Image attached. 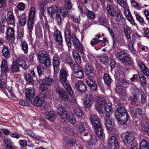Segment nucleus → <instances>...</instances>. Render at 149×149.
<instances>
[{
	"label": "nucleus",
	"instance_id": "2",
	"mask_svg": "<svg viewBox=\"0 0 149 149\" xmlns=\"http://www.w3.org/2000/svg\"><path fill=\"white\" fill-rule=\"evenodd\" d=\"M57 112L58 114L61 116V118L64 121L67 119L72 124H74L76 123L75 118L73 114L71 112H70L68 115L66 109L63 107H58L57 110Z\"/></svg>",
	"mask_w": 149,
	"mask_h": 149
},
{
	"label": "nucleus",
	"instance_id": "59",
	"mask_svg": "<svg viewBox=\"0 0 149 149\" xmlns=\"http://www.w3.org/2000/svg\"><path fill=\"white\" fill-rule=\"evenodd\" d=\"M36 37L38 38H42V32L41 29H36Z\"/></svg>",
	"mask_w": 149,
	"mask_h": 149
},
{
	"label": "nucleus",
	"instance_id": "37",
	"mask_svg": "<svg viewBox=\"0 0 149 149\" xmlns=\"http://www.w3.org/2000/svg\"><path fill=\"white\" fill-rule=\"evenodd\" d=\"M46 118L50 121H54L56 119V116L53 112L50 111L45 113Z\"/></svg>",
	"mask_w": 149,
	"mask_h": 149
},
{
	"label": "nucleus",
	"instance_id": "32",
	"mask_svg": "<svg viewBox=\"0 0 149 149\" xmlns=\"http://www.w3.org/2000/svg\"><path fill=\"white\" fill-rule=\"evenodd\" d=\"M63 62L66 63L67 64L69 65L72 69H74L75 65L74 64V62L72 61V58L70 57H67L65 59H63Z\"/></svg>",
	"mask_w": 149,
	"mask_h": 149
},
{
	"label": "nucleus",
	"instance_id": "23",
	"mask_svg": "<svg viewBox=\"0 0 149 149\" xmlns=\"http://www.w3.org/2000/svg\"><path fill=\"white\" fill-rule=\"evenodd\" d=\"M62 8H59L56 6H55L53 7L49 8L48 12L50 17L53 18L54 15H55L56 12H58V10Z\"/></svg>",
	"mask_w": 149,
	"mask_h": 149
},
{
	"label": "nucleus",
	"instance_id": "51",
	"mask_svg": "<svg viewBox=\"0 0 149 149\" xmlns=\"http://www.w3.org/2000/svg\"><path fill=\"white\" fill-rule=\"evenodd\" d=\"M126 54L124 51L118 52L116 53V56L121 61L126 55Z\"/></svg>",
	"mask_w": 149,
	"mask_h": 149
},
{
	"label": "nucleus",
	"instance_id": "22",
	"mask_svg": "<svg viewBox=\"0 0 149 149\" xmlns=\"http://www.w3.org/2000/svg\"><path fill=\"white\" fill-rule=\"evenodd\" d=\"M4 142L6 144L5 147L6 149H15V147L13 146L14 143L10 138L7 136L5 137Z\"/></svg>",
	"mask_w": 149,
	"mask_h": 149
},
{
	"label": "nucleus",
	"instance_id": "12",
	"mask_svg": "<svg viewBox=\"0 0 149 149\" xmlns=\"http://www.w3.org/2000/svg\"><path fill=\"white\" fill-rule=\"evenodd\" d=\"M25 95L27 100L31 102L35 96V90L33 88H29L26 89Z\"/></svg>",
	"mask_w": 149,
	"mask_h": 149
},
{
	"label": "nucleus",
	"instance_id": "34",
	"mask_svg": "<svg viewBox=\"0 0 149 149\" xmlns=\"http://www.w3.org/2000/svg\"><path fill=\"white\" fill-rule=\"evenodd\" d=\"M106 10L107 13L113 17L115 16V12L112 6L109 4H107L106 7Z\"/></svg>",
	"mask_w": 149,
	"mask_h": 149
},
{
	"label": "nucleus",
	"instance_id": "7",
	"mask_svg": "<svg viewBox=\"0 0 149 149\" xmlns=\"http://www.w3.org/2000/svg\"><path fill=\"white\" fill-rule=\"evenodd\" d=\"M67 14L66 11L63 8L58 10V12H56L55 15V19L59 25L61 24L62 19L66 16Z\"/></svg>",
	"mask_w": 149,
	"mask_h": 149
},
{
	"label": "nucleus",
	"instance_id": "52",
	"mask_svg": "<svg viewBox=\"0 0 149 149\" xmlns=\"http://www.w3.org/2000/svg\"><path fill=\"white\" fill-rule=\"evenodd\" d=\"M143 130L149 136V120H146L145 121Z\"/></svg>",
	"mask_w": 149,
	"mask_h": 149
},
{
	"label": "nucleus",
	"instance_id": "1",
	"mask_svg": "<svg viewBox=\"0 0 149 149\" xmlns=\"http://www.w3.org/2000/svg\"><path fill=\"white\" fill-rule=\"evenodd\" d=\"M70 25L67 24L64 31L65 37L69 50L71 49L72 43L71 40L73 42L74 47L81 43L76 37L75 34L71 33L70 28Z\"/></svg>",
	"mask_w": 149,
	"mask_h": 149
},
{
	"label": "nucleus",
	"instance_id": "50",
	"mask_svg": "<svg viewBox=\"0 0 149 149\" xmlns=\"http://www.w3.org/2000/svg\"><path fill=\"white\" fill-rule=\"evenodd\" d=\"M21 47L25 53L26 54L28 52V45L25 41H22L21 42Z\"/></svg>",
	"mask_w": 149,
	"mask_h": 149
},
{
	"label": "nucleus",
	"instance_id": "29",
	"mask_svg": "<svg viewBox=\"0 0 149 149\" xmlns=\"http://www.w3.org/2000/svg\"><path fill=\"white\" fill-rule=\"evenodd\" d=\"M6 33L8 39H10L13 38L14 36L15 31L14 29L11 27L7 28Z\"/></svg>",
	"mask_w": 149,
	"mask_h": 149
},
{
	"label": "nucleus",
	"instance_id": "54",
	"mask_svg": "<svg viewBox=\"0 0 149 149\" xmlns=\"http://www.w3.org/2000/svg\"><path fill=\"white\" fill-rule=\"evenodd\" d=\"M74 111L78 118L81 117L83 116L82 111L79 108H77L74 109Z\"/></svg>",
	"mask_w": 149,
	"mask_h": 149
},
{
	"label": "nucleus",
	"instance_id": "60",
	"mask_svg": "<svg viewBox=\"0 0 149 149\" xmlns=\"http://www.w3.org/2000/svg\"><path fill=\"white\" fill-rule=\"evenodd\" d=\"M80 3L79 4H78V6L80 10V12L82 14H85L86 11L84 7L83 6L82 2H81L80 1Z\"/></svg>",
	"mask_w": 149,
	"mask_h": 149
},
{
	"label": "nucleus",
	"instance_id": "4",
	"mask_svg": "<svg viewBox=\"0 0 149 149\" xmlns=\"http://www.w3.org/2000/svg\"><path fill=\"white\" fill-rule=\"evenodd\" d=\"M38 57L39 62L43 64L46 68L49 67L51 62L49 55L45 50H40L38 53Z\"/></svg>",
	"mask_w": 149,
	"mask_h": 149
},
{
	"label": "nucleus",
	"instance_id": "19",
	"mask_svg": "<svg viewBox=\"0 0 149 149\" xmlns=\"http://www.w3.org/2000/svg\"><path fill=\"white\" fill-rule=\"evenodd\" d=\"M7 18L6 21L9 24L15 25V18L12 12L8 11L7 13Z\"/></svg>",
	"mask_w": 149,
	"mask_h": 149
},
{
	"label": "nucleus",
	"instance_id": "58",
	"mask_svg": "<svg viewBox=\"0 0 149 149\" xmlns=\"http://www.w3.org/2000/svg\"><path fill=\"white\" fill-rule=\"evenodd\" d=\"M126 17L127 19L132 24L134 25H135L136 24L134 21V20L131 14L126 16Z\"/></svg>",
	"mask_w": 149,
	"mask_h": 149
},
{
	"label": "nucleus",
	"instance_id": "20",
	"mask_svg": "<svg viewBox=\"0 0 149 149\" xmlns=\"http://www.w3.org/2000/svg\"><path fill=\"white\" fill-rule=\"evenodd\" d=\"M127 113L126 109L121 107L118 108L115 110V113L116 118H120L119 116Z\"/></svg>",
	"mask_w": 149,
	"mask_h": 149
},
{
	"label": "nucleus",
	"instance_id": "3",
	"mask_svg": "<svg viewBox=\"0 0 149 149\" xmlns=\"http://www.w3.org/2000/svg\"><path fill=\"white\" fill-rule=\"evenodd\" d=\"M68 73L64 70H61L60 71V79L61 84L63 85L69 95L71 96L73 95V92L70 84L67 81Z\"/></svg>",
	"mask_w": 149,
	"mask_h": 149
},
{
	"label": "nucleus",
	"instance_id": "49",
	"mask_svg": "<svg viewBox=\"0 0 149 149\" xmlns=\"http://www.w3.org/2000/svg\"><path fill=\"white\" fill-rule=\"evenodd\" d=\"M3 55L5 57L8 58L9 56V53L8 47L4 46L2 50Z\"/></svg>",
	"mask_w": 149,
	"mask_h": 149
},
{
	"label": "nucleus",
	"instance_id": "42",
	"mask_svg": "<svg viewBox=\"0 0 149 149\" xmlns=\"http://www.w3.org/2000/svg\"><path fill=\"white\" fill-rule=\"evenodd\" d=\"M64 139L65 141L68 144L70 147H72L75 145V143L74 141L71 138L66 136L64 137Z\"/></svg>",
	"mask_w": 149,
	"mask_h": 149
},
{
	"label": "nucleus",
	"instance_id": "11",
	"mask_svg": "<svg viewBox=\"0 0 149 149\" xmlns=\"http://www.w3.org/2000/svg\"><path fill=\"white\" fill-rule=\"evenodd\" d=\"M56 91L58 94L59 97L61 100L66 101L69 99V97L68 95L63 88L59 87L57 88Z\"/></svg>",
	"mask_w": 149,
	"mask_h": 149
},
{
	"label": "nucleus",
	"instance_id": "62",
	"mask_svg": "<svg viewBox=\"0 0 149 149\" xmlns=\"http://www.w3.org/2000/svg\"><path fill=\"white\" fill-rule=\"evenodd\" d=\"M140 147L149 146L148 142L146 140H142L140 143Z\"/></svg>",
	"mask_w": 149,
	"mask_h": 149
},
{
	"label": "nucleus",
	"instance_id": "31",
	"mask_svg": "<svg viewBox=\"0 0 149 149\" xmlns=\"http://www.w3.org/2000/svg\"><path fill=\"white\" fill-rule=\"evenodd\" d=\"M94 128L96 134L99 137L101 138L102 137L103 138L104 137V134L101 127V124L100 125H99L97 126L96 127Z\"/></svg>",
	"mask_w": 149,
	"mask_h": 149
},
{
	"label": "nucleus",
	"instance_id": "25",
	"mask_svg": "<svg viewBox=\"0 0 149 149\" xmlns=\"http://www.w3.org/2000/svg\"><path fill=\"white\" fill-rule=\"evenodd\" d=\"M116 90L117 92L121 95H125L126 92V88L125 87H123L120 84H118L116 85Z\"/></svg>",
	"mask_w": 149,
	"mask_h": 149
},
{
	"label": "nucleus",
	"instance_id": "38",
	"mask_svg": "<svg viewBox=\"0 0 149 149\" xmlns=\"http://www.w3.org/2000/svg\"><path fill=\"white\" fill-rule=\"evenodd\" d=\"M34 20L28 19L27 21V28L30 34H31L34 26Z\"/></svg>",
	"mask_w": 149,
	"mask_h": 149
},
{
	"label": "nucleus",
	"instance_id": "8",
	"mask_svg": "<svg viewBox=\"0 0 149 149\" xmlns=\"http://www.w3.org/2000/svg\"><path fill=\"white\" fill-rule=\"evenodd\" d=\"M108 144L109 149H118V142L115 136H112L109 138Z\"/></svg>",
	"mask_w": 149,
	"mask_h": 149
},
{
	"label": "nucleus",
	"instance_id": "26",
	"mask_svg": "<svg viewBox=\"0 0 149 149\" xmlns=\"http://www.w3.org/2000/svg\"><path fill=\"white\" fill-rule=\"evenodd\" d=\"M112 103L110 102H108L107 104H106L103 107L104 108L106 113V117L107 114L108 113L109 114V116L111 117V113L113 112V110L111 107Z\"/></svg>",
	"mask_w": 149,
	"mask_h": 149
},
{
	"label": "nucleus",
	"instance_id": "56",
	"mask_svg": "<svg viewBox=\"0 0 149 149\" xmlns=\"http://www.w3.org/2000/svg\"><path fill=\"white\" fill-rule=\"evenodd\" d=\"M118 3L123 8L126 7L127 5L126 1L124 0H116Z\"/></svg>",
	"mask_w": 149,
	"mask_h": 149
},
{
	"label": "nucleus",
	"instance_id": "61",
	"mask_svg": "<svg viewBox=\"0 0 149 149\" xmlns=\"http://www.w3.org/2000/svg\"><path fill=\"white\" fill-rule=\"evenodd\" d=\"M86 13L87 15V16L88 18L92 19H93L94 18L95 15L93 11H90L89 10H88Z\"/></svg>",
	"mask_w": 149,
	"mask_h": 149
},
{
	"label": "nucleus",
	"instance_id": "53",
	"mask_svg": "<svg viewBox=\"0 0 149 149\" xmlns=\"http://www.w3.org/2000/svg\"><path fill=\"white\" fill-rule=\"evenodd\" d=\"M74 47L81 54H84V48L83 45L81 43L78 45L75 46Z\"/></svg>",
	"mask_w": 149,
	"mask_h": 149
},
{
	"label": "nucleus",
	"instance_id": "24",
	"mask_svg": "<svg viewBox=\"0 0 149 149\" xmlns=\"http://www.w3.org/2000/svg\"><path fill=\"white\" fill-rule=\"evenodd\" d=\"M115 19L118 23L120 25H122L125 22V19L120 12H116L115 14Z\"/></svg>",
	"mask_w": 149,
	"mask_h": 149
},
{
	"label": "nucleus",
	"instance_id": "36",
	"mask_svg": "<svg viewBox=\"0 0 149 149\" xmlns=\"http://www.w3.org/2000/svg\"><path fill=\"white\" fill-rule=\"evenodd\" d=\"M134 14L135 15L136 20L139 22V24L141 25H143L144 24H146L143 17L139 13L134 12Z\"/></svg>",
	"mask_w": 149,
	"mask_h": 149
},
{
	"label": "nucleus",
	"instance_id": "47",
	"mask_svg": "<svg viewBox=\"0 0 149 149\" xmlns=\"http://www.w3.org/2000/svg\"><path fill=\"white\" fill-rule=\"evenodd\" d=\"M130 3L132 6L138 10H140L142 8L139 4L134 0H131Z\"/></svg>",
	"mask_w": 149,
	"mask_h": 149
},
{
	"label": "nucleus",
	"instance_id": "17",
	"mask_svg": "<svg viewBox=\"0 0 149 149\" xmlns=\"http://www.w3.org/2000/svg\"><path fill=\"white\" fill-rule=\"evenodd\" d=\"M85 72L88 77H94L95 75L94 69L90 65L86 66Z\"/></svg>",
	"mask_w": 149,
	"mask_h": 149
},
{
	"label": "nucleus",
	"instance_id": "48",
	"mask_svg": "<svg viewBox=\"0 0 149 149\" xmlns=\"http://www.w3.org/2000/svg\"><path fill=\"white\" fill-rule=\"evenodd\" d=\"M97 143V140L96 137L95 135H91V137L88 143L89 145L92 146L95 144Z\"/></svg>",
	"mask_w": 149,
	"mask_h": 149
},
{
	"label": "nucleus",
	"instance_id": "63",
	"mask_svg": "<svg viewBox=\"0 0 149 149\" xmlns=\"http://www.w3.org/2000/svg\"><path fill=\"white\" fill-rule=\"evenodd\" d=\"M98 22L101 24H105L106 23V20L103 16H100L99 17Z\"/></svg>",
	"mask_w": 149,
	"mask_h": 149
},
{
	"label": "nucleus",
	"instance_id": "44",
	"mask_svg": "<svg viewBox=\"0 0 149 149\" xmlns=\"http://www.w3.org/2000/svg\"><path fill=\"white\" fill-rule=\"evenodd\" d=\"M134 42H130L128 45V47L129 50L130 52L134 55H136L137 53V51L135 50L133 45Z\"/></svg>",
	"mask_w": 149,
	"mask_h": 149
},
{
	"label": "nucleus",
	"instance_id": "57",
	"mask_svg": "<svg viewBox=\"0 0 149 149\" xmlns=\"http://www.w3.org/2000/svg\"><path fill=\"white\" fill-rule=\"evenodd\" d=\"M142 110L140 108L137 109L136 111L134 113V116L136 118L139 117V116L142 114Z\"/></svg>",
	"mask_w": 149,
	"mask_h": 149
},
{
	"label": "nucleus",
	"instance_id": "40",
	"mask_svg": "<svg viewBox=\"0 0 149 149\" xmlns=\"http://www.w3.org/2000/svg\"><path fill=\"white\" fill-rule=\"evenodd\" d=\"M93 101L92 96L90 95H88L86 100L85 101V104L88 107L90 106L93 103Z\"/></svg>",
	"mask_w": 149,
	"mask_h": 149
},
{
	"label": "nucleus",
	"instance_id": "6",
	"mask_svg": "<svg viewBox=\"0 0 149 149\" xmlns=\"http://www.w3.org/2000/svg\"><path fill=\"white\" fill-rule=\"evenodd\" d=\"M122 139L123 142L125 145L130 144L131 145L134 138L133 133L127 132L123 134L122 136Z\"/></svg>",
	"mask_w": 149,
	"mask_h": 149
},
{
	"label": "nucleus",
	"instance_id": "10",
	"mask_svg": "<svg viewBox=\"0 0 149 149\" xmlns=\"http://www.w3.org/2000/svg\"><path fill=\"white\" fill-rule=\"evenodd\" d=\"M109 114L107 113L105 117L104 124L107 129L109 131H111L113 129L114 120L111 117L109 116Z\"/></svg>",
	"mask_w": 149,
	"mask_h": 149
},
{
	"label": "nucleus",
	"instance_id": "21",
	"mask_svg": "<svg viewBox=\"0 0 149 149\" xmlns=\"http://www.w3.org/2000/svg\"><path fill=\"white\" fill-rule=\"evenodd\" d=\"M97 105L100 107H104L108 103H106L104 97L102 95L97 96L96 99Z\"/></svg>",
	"mask_w": 149,
	"mask_h": 149
},
{
	"label": "nucleus",
	"instance_id": "55",
	"mask_svg": "<svg viewBox=\"0 0 149 149\" xmlns=\"http://www.w3.org/2000/svg\"><path fill=\"white\" fill-rule=\"evenodd\" d=\"M140 83L141 85L144 86L146 84V79L144 76L139 74Z\"/></svg>",
	"mask_w": 149,
	"mask_h": 149
},
{
	"label": "nucleus",
	"instance_id": "13",
	"mask_svg": "<svg viewBox=\"0 0 149 149\" xmlns=\"http://www.w3.org/2000/svg\"><path fill=\"white\" fill-rule=\"evenodd\" d=\"M44 100V95L42 93L40 94L35 98L34 104L37 107L40 106L43 103Z\"/></svg>",
	"mask_w": 149,
	"mask_h": 149
},
{
	"label": "nucleus",
	"instance_id": "27",
	"mask_svg": "<svg viewBox=\"0 0 149 149\" xmlns=\"http://www.w3.org/2000/svg\"><path fill=\"white\" fill-rule=\"evenodd\" d=\"M138 65L145 75L146 76H149V71L148 68L142 62H139L138 64Z\"/></svg>",
	"mask_w": 149,
	"mask_h": 149
},
{
	"label": "nucleus",
	"instance_id": "41",
	"mask_svg": "<svg viewBox=\"0 0 149 149\" xmlns=\"http://www.w3.org/2000/svg\"><path fill=\"white\" fill-rule=\"evenodd\" d=\"M1 72L6 73L8 70V67L7 63L6 61L3 60L2 61L1 65Z\"/></svg>",
	"mask_w": 149,
	"mask_h": 149
},
{
	"label": "nucleus",
	"instance_id": "46",
	"mask_svg": "<svg viewBox=\"0 0 149 149\" xmlns=\"http://www.w3.org/2000/svg\"><path fill=\"white\" fill-rule=\"evenodd\" d=\"M42 83L47 86H49L53 84V81L50 77H46L43 80Z\"/></svg>",
	"mask_w": 149,
	"mask_h": 149
},
{
	"label": "nucleus",
	"instance_id": "28",
	"mask_svg": "<svg viewBox=\"0 0 149 149\" xmlns=\"http://www.w3.org/2000/svg\"><path fill=\"white\" fill-rule=\"evenodd\" d=\"M120 118H117L123 125L126 124L128 119V116L127 113H124L119 116Z\"/></svg>",
	"mask_w": 149,
	"mask_h": 149
},
{
	"label": "nucleus",
	"instance_id": "35",
	"mask_svg": "<svg viewBox=\"0 0 149 149\" xmlns=\"http://www.w3.org/2000/svg\"><path fill=\"white\" fill-rule=\"evenodd\" d=\"M121 61L127 65H132L133 62V60L131 57L126 55Z\"/></svg>",
	"mask_w": 149,
	"mask_h": 149
},
{
	"label": "nucleus",
	"instance_id": "45",
	"mask_svg": "<svg viewBox=\"0 0 149 149\" xmlns=\"http://www.w3.org/2000/svg\"><path fill=\"white\" fill-rule=\"evenodd\" d=\"M19 19V22L20 25L22 26H24L26 23V16L24 13H22V16H20L18 18Z\"/></svg>",
	"mask_w": 149,
	"mask_h": 149
},
{
	"label": "nucleus",
	"instance_id": "18",
	"mask_svg": "<svg viewBox=\"0 0 149 149\" xmlns=\"http://www.w3.org/2000/svg\"><path fill=\"white\" fill-rule=\"evenodd\" d=\"M72 69L74 71V72L75 73L76 78H81L83 77L84 73L82 69L80 66H77V68L75 66L74 69Z\"/></svg>",
	"mask_w": 149,
	"mask_h": 149
},
{
	"label": "nucleus",
	"instance_id": "15",
	"mask_svg": "<svg viewBox=\"0 0 149 149\" xmlns=\"http://www.w3.org/2000/svg\"><path fill=\"white\" fill-rule=\"evenodd\" d=\"M93 77H88L86 81L87 84L89 87L93 90H95L97 88V85Z\"/></svg>",
	"mask_w": 149,
	"mask_h": 149
},
{
	"label": "nucleus",
	"instance_id": "16",
	"mask_svg": "<svg viewBox=\"0 0 149 149\" xmlns=\"http://www.w3.org/2000/svg\"><path fill=\"white\" fill-rule=\"evenodd\" d=\"M90 120L91 123L94 128H96L97 126L101 124L99 119L97 118V116L95 114L91 115Z\"/></svg>",
	"mask_w": 149,
	"mask_h": 149
},
{
	"label": "nucleus",
	"instance_id": "33",
	"mask_svg": "<svg viewBox=\"0 0 149 149\" xmlns=\"http://www.w3.org/2000/svg\"><path fill=\"white\" fill-rule=\"evenodd\" d=\"M53 65L54 68V72L56 74L58 72L57 70L59 65L60 62L57 57H54L53 61Z\"/></svg>",
	"mask_w": 149,
	"mask_h": 149
},
{
	"label": "nucleus",
	"instance_id": "14",
	"mask_svg": "<svg viewBox=\"0 0 149 149\" xmlns=\"http://www.w3.org/2000/svg\"><path fill=\"white\" fill-rule=\"evenodd\" d=\"M75 86L76 89L81 93H84L86 90L85 84L80 81H76L75 83Z\"/></svg>",
	"mask_w": 149,
	"mask_h": 149
},
{
	"label": "nucleus",
	"instance_id": "9",
	"mask_svg": "<svg viewBox=\"0 0 149 149\" xmlns=\"http://www.w3.org/2000/svg\"><path fill=\"white\" fill-rule=\"evenodd\" d=\"M101 37V35L100 34H98L96 35L95 37L91 40V45L93 46L96 45L100 43V42H101L102 43L100 44V48L104 46L105 43L107 41V39L105 38H103L102 39H100Z\"/></svg>",
	"mask_w": 149,
	"mask_h": 149
},
{
	"label": "nucleus",
	"instance_id": "5",
	"mask_svg": "<svg viewBox=\"0 0 149 149\" xmlns=\"http://www.w3.org/2000/svg\"><path fill=\"white\" fill-rule=\"evenodd\" d=\"M18 64L25 70H26L28 68V66L24 60L21 57H19L17 58L16 61H14L12 64V72L16 73L19 71Z\"/></svg>",
	"mask_w": 149,
	"mask_h": 149
},
{
	"label": "nucleus",
	"instance_id": "64",
	"mask_svg": "<svg viewBox=\"0 0 149 149\" xmlns=\"http://www.w3.org/2000/svg\"><path fill=\"white\" fill-rule=\"evenodd\" d=\"M123 8L124 9V14L125 17L131 14L128 5L126 6L125 7Z\"/></svg>",
	"mask_w": 149,
	"mask_h": 149
},
{
	"label": "nucleus",
	"instance_id": "39",
	"mask_svg": "<svg viewBox=\"0 0 149 149\" xmlns=\"http://www.w3.org/2000/svg\"><path fill=\"white\" fill-rule=\"evenodd\" d=\"M103 78L106 84L108 86H109L111 83L112 80L109 74L107 73L104 74Z\"/></svg>",
	"mask_w": 149,
	"mask_h": 149
},
{
	"label": "nucleus",
	"instance_id": "43",
	"mask_svg": "<svg viewBox=\"0 0 149 149\" xmlns=\"http://www.w3.org/2000/svg\"><path fill=\"white\" fill-rule=\"evenodd\" d=\"M36 13L35 8L34 7H31L29 10L28 19L34 20Z\"/></svg>",
	"mask_w": 149,
	"mask_h": 149
},
{
	"label": "nucleus",
	"instance_id": "30",
	"mask_svg": "<svg viewBox=\"0 0 149 149\" xmlns=\"http://www.w3.org/2000/svg\"><path fill=\"white\" fill-rule=\"evenodd\" d=\"M54 35L56 40L59 44L61 45L62 43L63 40L60 31L58 30H56L54 32Z\"/></svg>",
	"mask_w": 149,
	"mask_h": 149
}]
</instances>
